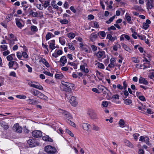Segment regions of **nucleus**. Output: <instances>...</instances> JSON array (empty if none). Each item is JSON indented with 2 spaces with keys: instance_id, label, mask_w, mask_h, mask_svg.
<instances>
[{
  "instance_id": "603ef678",
  "label": "nucleus",
  "mask_w": 154,
  "mask_h": 154,
  "mask_svg": "<svg viewBox=\"0 0 154 154\" xmlns=\"http://www.w3.org/2000/svg\"><path fill=\"white\" fill-rule=\"evenodd\" d=\"M148 77L150 79H153L154 78V72H150L148 74Z\"/></svg>"
},
{
  "instance_id": "6e6552de",
  "label": "nucleus",
  "mask_w": 154,
  "mask_h": 154,
  "mask_svg": "<svg viewBox=\"0 0 154 154\" xmlns=\"http://www.w3.org/2000/svg\"><path fill=\"white\" fill-rule=\"evenodd\" d=\"M147 2L146 3V6L147 9H151L153 7V4L154 2V0H146Z\"/></svg>"
},
{
  "instance_id": "052dcab7",
  "label": "nucleus",
  "mask_w": 154,
  "mask_h": 154,
  "mask_svg": "<svg viewBox=\"0 0 154 154\" xmlns=\"http://www.w3.org/2000/svg\"><path fill=\"white\" fill-rule=\"evenodd\" d=\"M97 37V35L96 33H93L91 35V38L93 39H96Z\"/></svg>"
},
{
  "instance_id": "37998d69",
  "label": "nucleus",
  "mask_w": 154,
  "mask_h": 154,
  "mask_svg": "<svg viewBox=\"0 0 154 154\" xmlns=\"http://www.w3.org/2000/svg\"><path fill=\"white\" fill-rule=\"evenodd\" d=\"M131 103V100L129 99H127L124 100V103L127 105H129Z\"/></svg>"
},
{
  "instance_id": "e433bc0d",
  "label": "nucleus",
  "mask_w": 154,
  "mask_h": 154,
  "mask_svg": "<svg viewBox=\"0 0 154 154\" xmlns=\"http://www.w3.org/2000/svg\"><path fill=\"white\" fill-rule=\"evenodd\" d=\"M115 17V16L114 15L112 17H110L109 19L107 20L106 21V23L107 24H109L112 22Z\"/></svg>"
},
{
  "instance_id": "39448f33",
  "label": "nucleus",
  "mask_w": 154,
  "mask_h": 154,
  "mask_svg": "<svg viewBox=\"0 0 154 154\" xmlns=\"http://www.w3.org/2000/svg\"><path fill=\"white\" fill-rule=\"evenodd\" d=\"M59 111L63 114V116L67 119H71L72 118V117L70 113L67 111L60 109H59Z\"/></svg>"
},
{
  "instance_id": "7c9ffc66",
  "label": "nucleus",
  "mask_w": 154,
  "mask_h": 154,
  "mask_svg": "<svg viewBox=\"0 0 154 154\" xmlns=\"http://www.w3.org/2000/svg\"><path fill=\"white\" fill-rule=\"evenodd\" d=\"M30 29L32 31L35 33L38 31V29L36 26L33 25L32 26L30 27Z\"/></svg>"
},
{
  "instance_id": "e2e57ef3",
  "label": "nucleus",
  "mask_w": 154,
  "mask_h": 154,
  "mask_svg": "<svg viewBox=\"0 0 154 154\" xmlns=\"http://www.w3.org/2000/svg\"><path fill=\"white\" fill-rule=\"evenodd\" d=\"M98 67L100 69H104V65L101 63H99L98 64Z\"/></svg>"
},
{
  "instance_id": "4d7b16f0",
  "label": "nucleus",
  "mask_w": 154,
  "mask_h": 154,
  "mask_svg": "<svg viewBox=\"0 0 154 154\" xmlns=\"http://www.w3.org/2000/svg\"><path fill=\"white\" fill-rule=\"evenodd\" d=\"M125 17L126 19V20L128 22H129L131 20V17L127 15V13L125 15Z\"/></svg>"
},
{
  "instance_id": "c9c22d12",
  "label": "nucleus",
  "mask_w": 154,
  "mask_h": 154,
  "mask_svg": "<svg viewBox=\"0 0 154 154\" xmlns=\"http://www.w3.org/2000/svg\"><path fill=\"white\" fill-rule=\"evenodd\" d=\"M30 14L32 15L33 17H37L38 15V13L37 12H34L32 10H31L30 12Z\"/></svg>"
},
{
  "instance_id": "cd10ccee",
  "label": "nucleus",
  "mask_w": 154,
  "mask_h": 154,
  "mask_svg": "<svg viewBox=\"0 0 154 154\" xmlns=\"http://www.w3.org/2000/svg\"><path fill=\"white\" fill-rule=\"evenodd\" d=\"M14 13V12L10 14H8L6 16V19L8 20V21L11 20L13 18V15Z\"/></svg>"
},
{
  "instance_id": "680f3d73",
  "label": "nucleus",
  "mask_w": 154,
  "mask_h": 154,
  "mask_svg": "<svg viewBox=\"0 0 154 154\" xmlns=\"http://www.w3.org/2000/svg\"><path fill=\"white\" fill-rule=\"evenodd\" d=\"M14 61H10L8 64V65L10 68H11L14 65Z\"/></svg>"
},
{
  "instance_id": "13d9d810",
  "label": "nucleus",
  "mask_w": 154,
  "mask_h": 154,
  "mask_svg": "<svg viewBox=\"0 0 154 154\" xmlns=\"http://www.w3.org/2000/svg\"><path fill=\"white\" fill-rule=\"evenodd\" d=\"M22 56H23L24 58L26 59L28 58V56L25 52H22Z\"/></svg>"
},
{
  "instance_id": "79ce46f5",
  "label": "nucleus",
  "mask_w": 154,
  "mask_h": 154,
  "mask_svg": "<svg viewBox=\"0 0 154 154\" xmlns=\"http://www.w3.org/2000/svg\"><path fill=\"white\" fill-rule=\"evenodd\" d=\"M60 22L63 24H66L68 23V21L66 19H60Z\"/></svg>"
},
{
  "instance_id": "a211bd4d",
  "label": "nucleus",
  "mask_w": 154,
  "mask_h": 154,
  "mask_svg": "<svg viewBox=\"0 0 154 154\" xmlns=\"http://www.w3.org/2000/svg\"><path fill=\"white\" fill-rule=\"evenodd\" d=\"M42 139L45 141L49 142H53V140L48 135H45L42 137Z\"/></svg>"
},
{
  "instance_id": "58836bf2",
  "label": "nucleus",
  "mask_w": 154,
  "mask_h": 154,
  "mask_svg": "<svg viewBox=\"0 0 154 154\" xmlns=\"http://www.w3.org/2000/svg\"><path fill=\"white\" fill-rule=\"evenodd\" d=\"M9 38L8 39H14V40H17L16 37L14 36V35L12 34L11 33L9 35Z\"/></svg>"
},
{
  "instance_id": "f704fd0d",
  "label": "nucleus",
  "mask_w": 154,
  "mask_h": 154,
  "mask_svg": "<svg viewBox=\"0 0 154 154\" xmlns=\"http://www.w3.org/2000/svg\"><path fill=\"white\" fill-rule=\"evenodd\" d=\"M67 35L69 38L71 39L73 38L75 36V34L73 32H69Z\"/></svg>"
},
{
  "instance_id": "20e7f679",
  "label": "nucleus",
  "mask_w": 154,
  "mask_h": 154,
  "mask_svg": "<svg viewBox=\"0 0 154 154\" xmlns=\"http://www.w3.org/2000/svg\"><path fill=\"white\" fill-rule=\"evenodd\" d=\"M27 143L29 147H33L39 145V143L35 139L32 138L28 140Z\"/></svg>"
},
{
  "instance_id": "bb28decb",
  "label": "nucleus",
  "mask_w": 154,
  "mask_h": 154,
  "mask_svg": "<svg viewBox=\"0 0 154 154\" xmlns=\"http://www.w3.org/2000/svg\"><path fill=\"white\" fill-rule=\"evenodd\" d=\"M59 42L62 45H65L66 42L65 39L63 37H60L59 38Z\"/></svg>"
},
{
  "instance_id": "c756f323",
  "label": "nucleus",
  "mask_w": 154,
  "mask_h": 154,
  "mask_svg": "<svg viewBox=\"0 0 154 154\" xmlns=\"http://www.w3.org/2000/svg\"><path fill=\"white\" fill-rule=\"evenodd\" d=\"M27 101L30 104H34L37 103V101L33 99H29L27 100Z\"/></svg>"
},
{
  "instance_id": "412c9836",
  "label": "nucleus",
  "mask_w": 154,
  "mask_h": 154,
  "mask_svg": "<svg viewBox=\"0 0 154 154\" xmlns=\"http://www.w3.org/2000/svg\"><path fill=\"white\" fill-rule=\"evenodd\" d=\"M121 45L122 47L127 51L129 52L130 53L131 52L132 50L129 47L126 45L125 44L121 43Z\"/></svg>"
},
{
  "instance_id": "4c0bfd02",
  "label": "nucleus",
  "mask_w": 154,
  "mask_h": 154,
  "mask_svg": "<svg viewBox=\"0 0 154 154\" xmlns=\"http://www.w3.org/2000/svg\"><path fill=\"white\" fill-rule=\"evenodd\" d=\"M50 5V1L48 0L45 1L43 4V7L46 8Z\"/></svg>"
},
{
  "instance_id": "5fc2aeb1",
  "label": "nucleus",
  "mask_w": 154,
  "mask_h": 154,
  "mask_svg": "<svg viewBox=\"0 0 154 154\" xmlns=\"http://www.w3.org/2000/svg\"><path fill=\"white\" fill-rule=\"evenodd\" d=\"M137 36L141 40H144L146 38V36L144 35H137Z\"/></svg>"
},
{
  "instance_id": "9b49d317",
  "label": "nucleus",
  "mask_w": 154,
  "mask_h": 154,
  "mask_svg": "<svg viewBox=\"0 0 154 154\" xmlns=\"http://www.w3.org/2000/svg\"><path fill=\"white\" fill-rule=\"evenodd\" d=\"M91 127V125L88 123H84L82 125V128L83 129L87 131H91V130H90Z\"/></svg>"
},
{
  "instance_id": "8fccbe9b",
  "label": "nucleus",
  "mask_w": 154,
  "mask_h": 154,
  "mask_svg": "<svg viewBox=\"0 0 154 154\" xmlns=\"http://www.w3.org/2000/svg\"><path fill=\"white\" fill-rule=\"evenodd\" d=\"M68 64L73 66L75 69H76L77 68V65L76 64L73 62H68Z\"/></svg>"
},
{
  "instance_id": "b1692460",
  "label": "nucleus",
  "mask_w": 154,
  "mask_h": 154,
  "mask_svg": "<svg viewBox=\"0 0 154 154\" xmlns=\"http://www.w3.org/2000/svg\"><path fill=\"white\" fill-rule=\"evenodd\" d=\"M96 55L98 58H101L103 57H104L105 56V52L103 51H99L97 53Z\"/></svg>"
},
{
  "instance_id": "bf43d9fd",
  "label": "nucleus",
  "mask_w": 154,
  "mask_h": 154,
  "mask_svg": "<svg viewBox=\"0 0 154 154\" xmlns=\"http://www.w3.org/2000/svg\"><path fill=\"white\" fill-rule=\"evenodd\" d=\"M43 73H44L45 74L51 77H52L53 76V74L51 73L50 72L47 71H44L43 72Z\"/></svg>"
},
{
  "instance_id": "4be33fe9",
  "label": "nucleus",
  "mask_w": 154,
  "mask_h": 154,
  "mask_svg": "<svg viewBox=\"0 0 154 154\" xmlns=\"http://www.w3.org/2000/svg\"><path fill=\"white\" fill-rule=\"evenodd\" d=\"M22 6H21V7H23V10L24 11H26V9L28 7V5L27 4V2L25 1L21 3Z\"/></svg>"
},
{
  "instance_id": "2f4dec72",
  "label": "nucleus",
  "mask_w": 154,
  "mask_h": 154,
  "mask_svg": "<svg viewBox=\"0 0 154 154\" xmlns=\"http://www.w3.org/2000/svg\"><path fill=\"white\" fill-rule=\"evenodd\" d=\"M150 62H146L144 63L143 64V69H145L147 68H149L150 67Z\"/></svg>"
},
{
  "instance_id": "338daca9",
  "label": "nucleus",
  "mask_w": 154,
  "mask_h": 154,
  "mask_svg": "<svg viewBox=\"0 0 154 154\" xmlns=\"http://www.w3.org/2000/svg\"><path fill=\"white\" fill-rule=\"evenodd\" d=\"M69 9L74 13H75L76 12V10L75 8L73 6H71L69 8Z\"/></svg>"
},
{
  "instance_id": "393cba45",
  "label": "nucleus",
  "mask_w": 154,
  "mask_h": 154,
  "mask_svg": "<svg viewBox=\"0 0 154 154\" xmlns=\"http://www.w3.org/2000/svg\"><path fill=\"white\" fill-rule=\"evenodd\" d=\"M21 20L20 19L19 20H16V22L17 26L20 28H21L23 26V25L21 23Z\"/></svg>"
},
{
  "instance_id": "c03bdc74",
  "label": "nucleus",
  "mask_w": 154,
  "mask_h": 154,
  "mask_svg": "<svg viewBox=\"0 0 154 154\" xmlns=\"http://www.w3.org/2000/svg\"><path fill=\"white\" fill-rule=\"evenodd\" d=\"M68 47L71 50L73 51L75 50V48L73 46V44L72 43H69L68 44Z\"/></svg>"
},
{
  "instance_id": "f03ea898",
  "label": "nucleus",
  "mask_w": 154,
  "mask_h": 154,
  "mask_svg": "<svg viewBox=\"0 0 154 154\" xmlns=\"http://www.w3.org/2000/svg\"><path fill=\"white\" fill-rule=\"evenodd\" d=\"M45 150L48 154H55L57 151L55 148L50 145L46 146Z\"/></svg>"
},
{
  "instance_id": "0e129e2a",
  "label": "nucleus",
  "mask_w": 154,
  "mask_h": 154,
  "mask_svg": "<svg viewBox=\"0 0 154 154\" xmlns=\"http://www.w3.org/2000/svg\"><path fill=\"white\" fill-rule=\"evenodd\" d=\"M102 105L104 107H107L108 105V103L106 101H103L102 102Z\"/></svg>"
},
{
  "instance_id": "774afa93",
  "label": "nucleus",
  "mask_w": 154,
  "mask_h": 154,
  "mask_svg": "<svg viewBox=\"0 0 154 154\" xmlns=\"http://www.w3.org/2000/svg\"><path fill=\"white\" fill-rule=\"evenodd\" d=\"M7 59L8 61H11L13 59V58L11 55H9L7 57Z\"/></svg>"
},
{
  "instance_id": "09e8293b",
  "label": "nucleus",
  "mask_w": 154,
  "mask_h": 154,
  "mask_svg": "<svg viewBox=\"0 0 154 154\" xmlns=\"http://www.w3.org/2000/svg\"><path fill=\"white\" fill-rule=\"evenodd\" d=\"M66 122L69 123V124H70L71 126H73V127H75V123L72 122L71 121V120H70L69 119H67L66 120Z\"/></svg>"
},
{
  "instance_id": "a19ab883",
  "label": "nucleus",
  "mask_w": 154,
  "mask_h": 154,
  "mask_svg": "<svg viewBox=\"0 0 154 154\" xmlns=\"http://www.w3.org/2000/svg\"><path fill=\"white\" fill-rule=\"evenodd\" d=\"M0 48L2 51L6 50L8 48L7 46L5 45H3L0 46Z\"/></svg>"
},
{
  "instance_id": "f8f14e48",
  "label": "nucleus",
  "mask_w": 154,
  "mask_h": 154,
  "mask_svg": "<svg viewBox=\"0 0 154 154\" xmlns=\"http://www.w3.org/2000/svg\"><path fill=\"white\" fill-rule=\"evenodd\" d=\"M88 114L89 115L91 119H94L96 118V114L93 110H91L88 112Z\"/></svg>"
},
{
  "instance_id": "9d476101",
  "label": "nucleus",
  "mask_w": 154,
  "mask_h": 154,
  "mask_svg": "<svg viewBox=\"0 0 154 154\" xmlns=\"http://www.w3.org/2000/svg\"><path fill=\"white\" fill-rule=\"evenodd\" d=\"M35 83L37 84L36 85L32 84H30V86L31 87L34 88H35L38 89L39 90H43V87L42 86L39 84L38 83L35 82Z\"/></svg>"
},
{
  "instance_id": "a18cd8bd",
  "label": "nucleus",
  "mask_w": 154,
  "mask_h": 154,
  "mask_svg": "<svg viewBox=\"0 0 154 154\" xmlns=\"http://www.w3.org/2000/svg\"><path fill=\"white\" fill-rule=\"evenodd\" d=\"M16 97L18 98L25 99L26 98V96L24 95H17L16 96Z\"/></svg>"
},
{
  "instance_id": "de8ad7c7",
  "label": "nucleus",
  "mask_w": 154,
  "mask_h": 154,
  "mask_svg": "<svg viewBox=\"0 0 154 154\" xmlns=\"http://www.w3.org/2000/svg\"><path fill=\"white\" fill-rule=\"evenodd\" d=\"M37 8L39 9L40 10H42L43 8V5H42L41 4H34Z\"/></svg>"
},
{
  "instance_id": "423d86ee",
  "label": "nucleus",
  "mask_w": 154,
  "mask_h": 154,
  "mask_svg": "<svg viewBox=\"0 0 154 154\" xmlns=\"http://www.w3.org/2000/svg\"><path fill=\"white\" fill-rule=\"evenodd\" d=\"M13 129L14 131L18 133H20L22 132L23 128L22 127L20 126L18 123L14 124Z\"/></svg>"
},
{
  "instance_id": "5701e85b",
  "label": "nucleus",
  "mask_w": 154,
  "mask_h": 154,
  "mask_svg": "<svg viewBox=\"0 0 154 154\" xmlns=\"http://www.w3.org/2000/svg\"><path fill=\"white\" fill-rule=\"evenodd\" d=\"M40 62H42L47 67H48L50 66V65L47 61L45 59H42L40 60Z\"/></svg>"
},
{
  "instance_id": "2eb2a0df",
  "label": "nucleus",
  "mask_w": 154,
  "mask_h": 154,
  "mask_svg": "<svg viewBox=\"0 0 154 154\" xmlns=\"http://www.w3.org/2000/svg\"><path fill=\"white\" fill-rule=\"evenodd\" d=\"M60 61L61 63V65L62 66H63L67 62L66 57L65 56H62L60 59Z\"/></svg>"
},
{
  "instance_id": "4468645a",
  "label": "nucleus",
  "mask_w": 154,
  "mask_h": 154,
  "mask_svg": "<svg viewBox=\"0 0 154 154\" xmlns=\"http://www.w3.org/2000/svg\"><path fill=\"white\" fill-rule=\"evenodd\" d=\"M48 43L49 44V48L52 50L55 48V41L54 40H52L48 42Z\"/></svg>"
},
{
  "instance_id": "a878e982",
  "label": "nucleus",
  "mask_w": 154,
  "mask_h": 154,
  "mask_svg": "<svg viewBox=\"0 0 154 154\" xmlns=\"http://www.w3.org/2000/svg\"><path fill=\"white\" fill-rule=\"evenodd\" d=\"M54 35L52 33L48 32L46 35L45 39L46 41L52 37H54Z\"/></svg>"
},
{
  "instance_id": "7ed1b4c3",
  "label": "nucleus",
  "mask_w": 154,
  "mask_h": 154,
  "mask_svg": "<svg viewBox=\"0 0 154 154\" xmlns=\"http://www.w3.org/2000/svg\"><path fill=\"white\" fill-rule=\"evenodd\" d=\"M66 96L67 97L69 100V102L73 106H76L78 104L77 102L76 101V98L72 96H69L67 94H65Z\"/></svg>"
},
{
  "instance_id": "c85d7f7f",
  "label": "nucleus",
  "mask_w": 154,
  "mask_h": 154,
  "mask_svg": "<svg viewBox=\"0 0 154 154\" xmlns=\"http://www.w3.org/2000/svg\"><path fill=\"white\" fill-rule=\"evenodd\" d=\"M55 77L57 79H62L64 77V76L61 73L56 74L55 75Z\"/></svg>"
},
{
  "instance_id": "6e6d98bb",
  "label": "nucleus",
  "mask_w": 154,
  "mask_h": 154,
  "mask_svg": "<svg viewBox=\"0 0 154 154\" xmlns=\"http://www.w3.org/2000/svg\"><path fill=\"white\" fill-rule=\"evenodd\" d=\"M132 60L133 62L136 63H139L140 62V60L137 58L136 57H132Z\"/></svg>"
},
{
  "instance_id": "1a4fd4ad",
  "label": "nucleus",
  "mask_w": 154,
  "mask_h": 154,
  "mask_svg": "<svg viewBox=\"0 0 154 154\" xmlns=\"http://www.w3.org/2000/svg\"><path fill=\"white\" fill-rule=\"evenodd\" d=\"M151 21L149 19H147L146 21V22H144L143 24L142 28L144 29L145 30L147 29L149 27V24L151 23Z\"/></svg>"
},
{
  "instance_id": "3c124183",
  "label": "nucleus",
  "mask_w": 154,
  "mask_h": 154,
  "mask_svg": "<svg viewBox=\"0 0 154 154\" xmlns=\"http://www.w3.org/2000/svg\"><path fill=\"white\" fill-rule=\"evenodd\" d=\"M144 141H145L146 144L148 146H149L151 145V144L149 143V138L148 137L145 136Z\"/></svg>"
},
{
  "instance_id": "f3484780",
  "label": "nucleus",
  "mask_w": 154,
  "mask_h": 154,
  "mask_svg": "<svg viewBox=\"0 0 154 154\" xmlns=\"http://www.w3.org/2000/svg\"><path fill=\"white\" fill-rule=\"evenodd\" d=\"M80 69L82 71L85 73H87L89 71V70L88 68H85V66L83 65L80 66Z\"/></svg>"
},
{
  "instance_id": "69168bd1",
  "label": "nucleus",
  "mask_w": 154,
  "mask_h": 154,
  "mask_svg": "<svg viewBox=\"0 0 154 154\" xmlns=\"http://www.w3.org/2000/svg\"><path fill=\"white\" fill-rule=\"evenodd\" d=\"M26 66L28 69V72H31L32 71V68L27 64H26Z\"/></svg>"
},
{
  "instance_id": "0eeeda50",
  "label": "nucleus",
  "mask_w": 154,
  "mask_h": 154,
  "mask_svg": "<svg viewBox=\"0 0 154 154\" xmlns=\"http://www.w3.org/2000/svg\"><path fill=\"white\" fill-rule=\"evenodd\" d=\"M32 135L34 137L36 138H40L42 136V133L39 130L34 131L32 132Z\"/></svg>"
},
{
  "instance_id": "473e14b6",
  "label": "nucleus",
  "mask_w": 154,
  "mask_h": 154,
  "mask_svg": "<svg viewBox=\"0 0 154 154\" xmlns=\"http://www.w3.org/2000/svg\"><path fill=\"white\" fill-rule=\"evenodd\" d=\"M92 129L93 130L96 131H98L100 130V128L94 124L92 125Z\"/></svg>"
},
{
  "instance_id": "864d4df0",
  "label": "nucleus",
  "mask_w": 154,
  "mask_h": 154,
  "mask_svg": "<svg viewBox=\"0 0 154 154\" xmlns=\"http://www.w3.org/2000/svg\"><path fill=\"white\" fill-rule=\"evenodd\" d=\"M17 57L20 60H22L21 59L22 57V53L20 52H17Z\"/></svg>"
},
{
  "instance_id": "ddd939ff",
  "label": "nucleus",
  "mask_w": 154,
  "mask_h": 154,
  "mask_svg": "<svg viewBox=\"0 0 154 154\" xmlns=\"http://www.w3.org/2000/svg\"><path fill=\"white\" fill-rule=\"evenodd\" d=\"M139 82L140 84H143L146 85H147L149 84L148 82L145 79L141 77L139 78Z\"/></svg>"
},
{
  "instance_id": "72a5a7b5",
  "label": "nucleus",
  "mask_w": 154,
  "mask_h": 154,
  "mask_svg": "<svg viewBox=\"0 0 154 154\" xmlns=\"http://www.w3.org/2000/svg\"><path fill=\"white\" fill-rule=\"evenodd\" d=\"M107 39H108L109 40L113 41L115 39V38L112 37V35L110 34H108L106 37Z\"/></svg>"
},
{
  "instance_id": "aec40b11",
  "label": "nucleus",
  "mask_w": 154,
  "mask_h": 154,
  "mask_svg": "<svg viewBox=\"0 0 154 154\" xmlns=\"http://www.w3.org/2000/svg\"><path fill=\"white\" fill-rule=\"evenodd\" d=\"M30 92L34 96L37 97L39 91L37 90L32 89L30 90Z\"/></svg>"
},
{
  "instance_id": "f257e3e1",
  "label": "nucleus",
  "mask_w": 154,
  "mask_h": 154,
  "mask_svg": "<svg viewBox=\"0 0 154 154\" xmlns=\"http://www.w3.org/2000/svg\"><path fill=\"white\" fill-rule=\"evenodd\" d=\"M74 85L68 82L62 81L60 86V88L61 90L64 91L67 93H72V90L74 87Z\"/></svg>"
},
{
  "instance_id": "6ab92c4d",
  "label": "nucleus",
  "mask_w": 154,
  "mask_h": 154,
  "mask_svg": "<svg viewBox=\"0 0 154 154\" xmlns=\"http://www.w3.org/2000/svg\"><path fill=\"white\" fill-rule=\"evenodd\" d=\"M98 88L102 91H103V93L105 94L106 93V91L105 90H106L107 91L108 90L105 87L103 86L102 85H99L98 86Z\"/></svg>"
},
{
  "instance_id": "49530a36",
  "label": "nucleus",
  "mask_w": 154,
  "mask_h": 154,
  "mask_svg": "<svg viewBox=\"0 0 154 154\" xmlns=\"http://www.w3.org/2000/svg\"><path fill=\"white\" fill-rule=\"evenodd\" d=\"M98 35H100L103 38H104L106 36V33L104 31H100L98 33Z\"/></svg>"
},
{
  "instance_id": "ea45409f",
  "label": "nucleus",
  "mask_w": 154,
  "mask_h": 154,
  "mask_svg": "<svg viewBox=\"0 0 154 154\" xmlns=\"http://www.w3.org/2000/svg\"><path fill=\"white\" fill-rule=\"evenodd\" d=\"M14 39H8L9 41V44L10 46H12L15 44L14 42L17 41V40H14Z\"/></svg>"
},
{
  "instance_id": "dca6fc26",
  "label": "nucleus",
  "mask_w": 154,
  "mask_h": 154,
  "mask_svg": "<svg viewBox=\"0 0 154 154\" xmlns=\"http://www.w3.org/2000/svg\"><path fill=\"white\" fill-rule=\"evenodd\" d=\"M0 126L5 130L8 129L9 128V126L8 124L4 121H2L0 122Z\"/></svg>"
}]
</instances>
